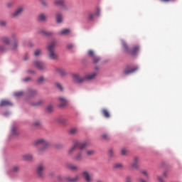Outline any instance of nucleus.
I'll use <instances>...</instances> for the list:
<instances>
[{
	"instance_id": "1",
	"label": "nucleus",
	"mask_w": 182,
	"mask_h": 182,
	"mask_svg": "<svg viewBox=\"0 0 182 182\" xmlns=\"http://www.w3.org/2000/svg\"><path fill=\"white\" fill-rule=\"evenodd\" d=\"M18 36L16 33H12L10 36H4L1 37V41L4 45H0V53H4V52H8L9 50V46L13 42V41H16V37Z\"/></svg>"
},
{
	"instance_id": "2",
	"label": "nucleus",
	"mask_w": 182,
	"mask_h": 182,
	"mask_svg": "<svg viewBox=\"0 0 182 182\" xmlns=\"http://www.w3.org/2000/svg\"><path fill=\"white\" fill-rule=\"evenodd\" d=\"M35 146H38V144H41V148H40L39 149H38L37 151V154H43V153H45L46 151V150L48 149V148L50 146V144L48 141L43 139H40L36 140L34 142Z\"/></svg>"
},
{
	"instance_id": "3",
	"label": "nucleus",
	"mask_w": 182,
	"mask_h": 182,
	"mask_svg": "<svg viewBox=\"0 0 182 182\" xmlns=\"http://www.w3.org/2000/svg\"><path fill=\"white\" fill-rule=\"evenodd\" d=\"M96 73L88 74L85 75L84 77H81L79 74H73V79L75 80V82H77V83H83L85 80H92L96 77Z\"/></svg>"
},
{
	"instance_id": "4",
	"label": "nucleus",
	"mask_w": 182,
	"mask_h": 182,
	"mask_svg": "<svg viewBox=\"0 0 182 182\" xmlns=\"http://www.w3.org/2000/svg\"><path fill=\"white\" fill-rule=\"evenodd\" d=\"M122 49L124 52H125V53H128L129 55H132L133 56H134V55H136V53L139 52V46H135L132 48V49H129L126 42L122 41Z\"/></svg>"
},
{
	"instance_id": "5",
	"label": "nucleus",
	"mask_w": 182,
	"mask_h": 182,
	"mask_svg": "<svg viewBox=\"0 0 182 182\" xmlns=\"http://www.w3.org/2000/svg\"><path fill=\"white\" fill-rule=\"evenodd\" d=\"M55 46H56V41H53L48 46L49 58L53 60H55V59H58V54L55 53Z\"/></svg>"
},
{
	"instance_id": "6",
	"label": "nucleus",
	"mask_w": 182,
	"mask_h": 182,
	"mask_svg": "<svg viewBox=\"0 0 182 182\" xmlns=\"http://www.w3.org/2000/svg\"><path fill=\"white\" fill-rule=\"evenodd\" d=\"M45 170H46V166L43 164H40L36 166V173L40 178L45 177Z\"/></svg>"
},
{
	"instance_id": "7",
	"label": "nucleus",
	"mask_w": 182,
	"mask_h": 182,
	"mask_svg": "<svg viewBox=\"0 0 182 182\" xmlns=\"http://www.w3.org/2000/svg\"><path fill=\"white\" fill-rule=\"evenodd\" d=\"M25 9V7L23 6H18L14 13L11 14V18H13L14 19L21 16L22 15V13L23 12Z\"/></svg>"
},
{
	"instance_id": "8",
	"label": "nucleus",
	"mask_w": 182,
	"mask_h": 182,
	"mask_svg": "<svg viewBox=\"0 0 182 182\" xmlns=\"http://www.w3.org/2000/svg\"><path fill=\"white\" fill-rule=\"evenodd\" d=\"M33 66L34 68H36L38 70H47L46 64L43 63V61H34L33 62Z\"/></svg>"
},
{
	"instance_id": "9",
	"label": "nucleus",
	"mask_w": 182,
	"mask_h": 182,
	"mask_svg": "<svg viewBox=\"0 0 182 182\" xmlns=\"http://www.w3.org/2000/svg\"><path fill=\"white\" fill-rule=\"evenodd\" d=\"M82 176L85 182H93V176L90 173L85 171L82 173Z\"/></svg>"
},
{
	"instance_id": "10",
	"label": "nucleus",
	"mask_w": 182,
	"mask_h": 182,
	"mask_svg": "<svg viewBox=\"0 0 182 182\" xmlns=\"http://www.w3.org/2000/svg\"><path fill=\"white\" fill-rule=\"evenodd\" d=\"M88 55L92 58L93 63H99L100 62V58L99 56L95 54V52L92 50H88Z\"/></svg>"
},
{
	"instance_id": "11",
	"label": "nucleus",
	"mask_w": 182,
	"mask_h": 182,
	"mask_svg": "<svg viewBox=\"0 0 182 182\" xmlns=\"http://www.w3.org/2000/svg\"><path fill=\"white\" fill-rule=\"evenodd\" d=\"M136 70H139V67H135L134 68H131L129 65H127L124 69V75H130L132 73H134Z\"/></svg>"
},
{
	"instance_id": "12",
	"label": "nucleus",
	"mask_w": 182,
	"mask_h": 182,
	"mask_svg": "<svg viewBox=\"0 0 182 182\" xmlns=\"http://www.w3.org/2000/svg\"><path fill=\"white\" fill-rule=\"evenodd\" d=\"M100 15V9H97L96 12L95 13H89L87 16V21H93L95 16H99Z\"/></svg>"
},
{
	"instance_id": "13",
	"label": "nucleus",
	"mask_w": 182,
	"mask_h": 182,
	"mask_svg": "<svg viewBox=\"0 0 182 182\" xmlns=\"http://www.w3.org/2000/svg\"><path fill=\"white\" fill-rule=\"evenodd\" d=\"M130 170H137L139 168V158L134 157L133 162L129 166Z\"/></svg>"
},
{
	"instance_id": "14",
	"label": "nucleus",
	"mask_w": 182,
	"mask_h": 182,
	"mask_svg": "<svg viewBox=\"0 0 182 182\" xmlns=\"http://www.w3.org/2000/svg\"><path fill=\"white\" fill-rule=\"evenodd\" d=\"M54 6H61V8L64 9L65 11L68 10V7L66 6V4H65V0H55Z\"/></svg>"
},
{
	"instance_id": "15",
	"label": "nucleus",
	"mask_w": 182,
	"mask_h": 182,
	"mask_svg": "<svg viewBox=\"0 0 182 182\" xmlns=\"http://www.w3.org/2000/svg\"><path fill=\"white\" fill-rule=\"evenodd\" d=\"M77 144V149L80 150H83L84 149H86L87 147L89 142L87 141H84V142H80V141H76L75 142Z\"/></svg>"
},
{
	"instance_id": "16",
	"label": "nucleus",
	"mask_w": 182,
	"mask_h": 182,
	"mask_svg": "<svg viewBox=\"0 0 182 182\" xmlns=\"http://www.w3.org/2000/svg\"><path fill=\"white\" fill-rule=\"evenodd\" d=\"M18 36H16V41H13V42L10 45V49L13 50V52H16L18 50Z\"/></svg>"
},
{
	"instance_id": "17",
	"label": "nucleus",
	"mask_w": 182,
	"mask_h": 182,
	"mask_svg": "<svg viewBox=\"0 0 182 182\" xmlns=\"http://www.w3.org/2000/svg\"><path fill=\"white\" fill-rule=\"evenodd\" d=\"M58 107H65V106L68 105V100L63 97H60L58 98Z\"/></svg>"
},
{
	"instance_id": "18",
	"label": "nucleus",
	"mask_w": 182,
	"mask_h": 182,
	"mask_svg": "<svg viewBox=\"0 0 182 182\" xmlns=\"http://www.w3.org/2000/svg\"><path fill=\"white\" fill-rule=\"evenodd\" d=\"M37 21L38 22H46L48 21V16L45 14H40L37 16Z\"/></svg>"
},
{
	"instance_id": "19",
	"label": "nucleus",
	"mask_w": 182,
	"mask_h": 182,
	"mask_svg": "<svg viewBox=\"0 0 182 182\" xmlns=\"http://www.w3.org/2000/svg\"><path fill=\"white\" fill-rule=\"evenodd\" d=\"M21 157L25 161H32V160H33V156L30 154L22 155Z\"/></svg>"
},
{
	"instance_id": "20",
	"label": "nucleus",
	"mask_w": 182,
	"mask_h": 182,
	"mask_svg": "<svg viewBox=\"0 0 182 182\" xmlns=\"http://www.w3.org/2000/svg\"><path fill=\"white\" fill-rule=\"evenodd\" d=\"M56 22L57 23H62V21H63V16H62V13L58 12L55 14Z\"/></svg>"
},
{
	"instance_id": "21",
	"label": "nucleus",
	"mask_w": 182,
	"mask_h": 182,
	"mask_svg": "<svg viewBox=\"0 0 182 182\" xmlns=\"http://www.w3.org/2000/svg\"><path fill=\"white\" fill-rule=\"evenodd\" d=\"M5 106H12V102L6 100H1L0 102V107H4Z\"/></svg>"
},
{
	"instance_id": "22",
	"label": "nucleus",
	"mask_w": 182,
	"mask_h": 182,
	"mask_svg": "<svg viewBox=\"0 0 182 182\" xmlns=\"http://www.w3.org/2000/svg\"><path fill=\"white\" fill-rule=\"evenodd\" d=\"M70 33V29L65 28L58 32V35L61 36H66V35H69Z\"/></svg>"
},
{
	"instance_id": "23",
	"label": "nucleus",
	"mask_w": 182,
	"mask_h": 182,
	"mask_svg": "<svg viewBox=\"0 0 182 182\" xmlns=\"http://www.w3.org/2000/svg\"><path fill=\"white\" fill-rule=\"evenodd\" d=\"M101 113L106 119H109V117H110V112L107 109H102L101 110Z\"/></svg>"
},
{
	"instance_id": "24",
	"label": "nucleus",
	"mask_w": 182,
	"mask_h": 182,
	"mask_svg": "<svg viewBox=\"0 0 182 182\" xmlns=\"http://www.w3.org/2000/svg\"><path fill=\"white\" fill-rule=\"evenodd\" d=\"M74 160H75V161H82L83 160V156H82V152H78L74 156Z\"/></svg>"
},
{
	"instance_id": "25",
	"label": "nucleus",
	"mask_w": 182,
	"mask_h": 182,
	"mask_svg": "<svg viewBox=\"0 0 182 182\" xmlns=\"http://www.w3.org/2000/svg\"><path fill=\"white\" fill-rule=\"evenodd\" d=\"M55 72L58 75H60V76H65L66 75V71L63 68H56Z\"/></svg>"
},
{
	"instance_id": "26",
	"label": "nucleus",
	"mask_w": 182,
	"mask_h": 182,
	"mask_svg": "<svg viewBox=\"0 0 182 182\" xmlns=\"http://www.w3.org/2000/svg\"><path fill=\"white\" fill-rule=\"evenodd\" d=\"M80 178V177L77 175L74 178L67 177L66 180H67V181L75 182V181H79Z\"/></svg>"
},
{
	"instance_id": "27",
	"label": "nucleus",
	"mask_w": 182,
	"mask_h": 182,
	"mask_svg": "<svg viewBox=\"0 0 182 182\" xmlns=\"http://www.w3.org/2000/svg\"><path fill=\"white\" fill-rule=\"evenodd\" d=\"M66 167L67 168H68L69 170H72L73 171H75L78 168L77 166L73 165L72 164H67Z\"/></svg>"
},
{
	"instance_id": "28",
	"label": "nucleus",
	"mask_w": 182,
	"mask_h": 182,
	"mask_svg": "<svg viewBox=\"0 0 182 182\" xmlns=\"http://www.w3.org/2000/svg\"><path fill=\"white\" fill-rule=\"evenodd\" d=\"M40 33H42L43 35H45L46 36H52L53 35V33L51 31H46L45 30H41Z\"/></svg>"
},
{
	"instance_id": "29",
	"label": "nucleus",
	"mask_w": 182,
	"mask_h": 182,
	"mask_svg": "<svg viewBox=\"0 0 182 182\" xmlns=\"http://www.w3.org/2000/svg\"><path fill=\"white\" fill-rule=\"evenodd\" d=\"M76 149H77V145L76 144V142L74 144V145L70 148V149L68 150V153L69 154H72V153L76 150Z\"/></svg>"
},
{
	"instance_id": "30",
	"label": "nucleus",
	"mask_w": 182,
	"mask_h": 182,
	"mask_svg": "<svg viewBox=\"0 0 182 182\" xmlns=\"http://www.w3.org/2000/svg\"><path fill=\"white\" fill-rule=\"evenodd\" d=\"M141 174L143 175V177L145 178V180H149V172H147V171L146 170H143L141 171Z\"/></svg>"
},
{
	"instance_id": "31",
	"label": "nucleus",
	"mask_w": 182,
	"mask_h": 182,
	"mask_svg": "<svg viewBox=\"0 0 182 182\" xmlns=\"http://www.w3.org/2000/svg\"><path fill=\"white\" fill-rule=\"evenodd\" d=\"M77 132V128H70L68 131V133L69 134H76Z\"/></svg>"
},
{
	"instance_id": "32",
	"label": "nucleus",
	"mask_w": 182,
	"mask_h": 182,
	"mask_svg": "<svg viewBox=\"0 0 182 182\" xmlns=\"http://www.w3.org/2000/svg\"><path fill=\"white\" fill-rule=\"evenodd\" d=\"M43 103V100H40L38 102H36V103H31V105L33 107H38V106H41V105H42Z\"/></svg>"
},
{
	"instance_id": "33",
	"label": "nucleus",
	"mask_w": 182,
	"mask_h": 182,
	"mask_svg": "<svg viewBox=\"0 0 182 182\" xmlns=\"http://www.w3.org/2000/svg\"><path fill=\"white\" fill-rule=\"evenodd\" d=\"M11 134H12L14 136H18V135L19 134L18 133L16 127H13L11 128Z\"/></svg>"
},
{
	"instance_id": "34",
	"label": "nucleus",
	"mask_w": 182,
	"mask_h": 182,
	"mask_svg": "<svg viewBox=\"0 0 182 182\" xmlns=\"http://www.w3.org/2000/svg\"><path fill=\"white\" fill-rule=\"evenodd\" d=\"M36 95H38V92L35 90H31L29 92V96L31 97H34V96H36Z\"/></svg>"
},
{
	"instance_id": "35",
	"label": "nucleus",
	"mask_w": 182,
	"mask_h": 182,
	"mask_svg": "<svg viewBox=\"0 0 182 182\" xmlns=\"http://www.w3.org/2000/svg\"><path fill=\"white\" fill-rule=\"evenodd\" d=\"M33 126L34 127H41V126H42V122L39 120H36L34 122Z\"/></svg>"
},
{
	"instance_id": "36",
	"label": "nucleus",
	"mask_w": 182,
	"mask_h": 182,
	"mask_svg": "<svg viewBox=\"0 0 182 182\" xmlns=\"http://www.w3.org/2000/svg\"><path fill=\"white\" fill-rule=\"evenodd\" d=\"M101 137L103 140H110V136L107 134H103Z\"/></svg>"
},
{
	"instance_id": "37",
	"label": "nucleus",
	"mask_w": 182,
	"mask_h": 182,
	"mask_svg": "<svg viewBox=\"0 0 182 182\" xmlns=\"http://www.w3.org/2000/svg\"><path fill=\"white\" fill-rule=\"evenodd\" d=\"M14 96L16 97H21V96H23V92L22 91H18L14 93Z\"/></svg>"
},
{
	"instance_id": "38",
	"label": "nucleus",
	"mask_w": 182,
	"mask_h": 182,
	"mask_svg": "<svg viewBox=\"0 0 182 182\" xmlns=\"http://www.w3.org/2000/svg\"><path fill=\"white\" fill-rule=\"evenodd\" d=\"M114 168L120 169L123 168V164H114L113 166Z\"/></svg>"
},
{
	"instance_id": "39",
	"label": "nucleus",
	"mask_w": 182,
	"mask_h": 182,
	"mask_svg": "<svg viewBox=\"0 0 182 182\" xmlns=\"http://www.w3.org/2000/svg\"><path fill=\"white\" fill-rule=\"evenodd\" d=\"M42 53V50L41 49H37L34 51V56H39Z\"/></svg>"
},
{
	"instance_id": "40",
	"label": "nucleus",
	"mask_w": 182,
	"mask_h": 182,
	"mask_svg": "<svg viewBox=\"0 0 182 182\" xmlns=\"http://www.w3.org/2000/svg\"><path fill=\"white\" fill-rule=\"evenodd\" d=\"M43 82H45V77H43V76L39 77L37 80V82L43 83Z\"/></svg>"
},
{
	"instance_id": "41",
	"label": "nucleus",
	"mask_w": 182,
	"mask_h": 182,
	"mask_svg": "<svg viewBox=\"0 0 182 182\" xmlns=\"http://www.w3.org/2000/svg\"><path fill=\"white\" fill-rule=\"evenodd\" d=\"M46 110L48 113H50L53 111V107L52 105H48L46 108Z\"/></svg>"
},
{
	"instance_id": "42",
	"label": "nucleus",
	"mask_w": 182,
	"mask_h": 182,
	"mask_svg": "<svg viewBox=\"0 0 182 182\" xmlns=\"http://www.w3.org/2000/svg\"><path fill=\"white\" fill-rule=\"evenodd\" d=\"M108 154L109 157H113V154H114V151L112 149H109L108 151Z\"/></svg>"
},
{
	"instance_id": "43",
	"label": "nucleus",
	"mask_w": 182,
	"mask_h": 182,
	"mask_svg": "<svg viewBox=\"0 0 182 182\" xmlns=\"http://www.w3.org/2000/svg\"><path fill=\"white\" fill-rule=\"evenodd\" d=\"M121 154L122 156H126L127 154V150L126 149H121Z\"/></svg>"
},
{
	"instance_id": "44",
	"label": "nucleus",
	"mask_w": 182,
	"mask_h": 182,
	"mask_svg": "<svg viewBox=\"0 0 182 182\" xmlns=\"http://www.w3.org/2000/svg\"><path fill=\"white\" fill-rule=\"evenodd\" d=\"M55 86L59 89L60 90H63V87H62V85L59 84V82L55 83Z\"/></svg>"
},
{
	"instance_id": "45",
	"label": "nucleus",
	"mask_w": 182,
	"mask_h": 182,
	"mask_svg": "<svg viewBox=\"0 0 182 182\" xmlns=\"http://www.w3.org/2000/svg\"><path fill=\"white\" fill-rule=\"evenodd\" d=\"M93 154H95V151H93V150L87 151V156H93Z\"/></svg>"
},
{
	"instance_id": "46",
	"label": "nucleus",
	"mask_w": 182,
	"mask_h": 182,
	"mask_svg": "<svg viewBox=\"0 0 182 182\" xmlns=\"http://www.w3.org/2000/svg\"><path fill=\"white\" fill-rule=\"evenodd\" d=\"M40 2L41 4V5H43V6H48V2H46L44 0H40Z\"/></svg>"
},
{
	"instance_id": "47",
	"label": "nucleus",
	"mask_w": 182,
	"mask_h": 182,
	"mask_svg": "<svg viewBox=\"0 0 182 182\" xmlns=\"http://www.w3.org/2000/svg\"><path fill=\"white\" fill-rule=\"evenodd\" d=\"M12 6H14V2L10 1V2H8V3L6 4V7H7V8H12Z\"/></svg>"
},
{
	"instance_id": "48",
	"label": "nucleus",
	"mask_w": 182,
	"mask_h": 182,
	"mask_svg": "<svg viewBox=\"0 0 182 182\" xmlns=\"http://www.w3.org/2000/svg\"><path fill=\"white\" fill-rule=\"evenodd\" d=\"M57 122H58V123H62V124H63V123H65V122H66V120H65V119H63V118H58V119H57Z\"/></svg>"
},
{
	"instance_id": "49",
	"label": "nucleus",
	"mask_w": 182,
	"mask_h": 182,
	"mask_svg": "<svg viewBox=\"0 0 182 182\" xmlns=\"http://www.w3.org/2000/svg\"><path fill=\"white\" fill-rule=\"evenodd\" d=\"M75 48V45L74 44H68V46H67V48L68 49H73Z\"/></svg>"
},
{
	"instance_id": "50",
	"label": "nucleus",
	"mask_w": 182,
	"mask_h": 182,
	"mask_svg": "<svg viewBox=\"0 0 182 182\" xmlns=\"http://www.w3.org/2000/svg\"><path fill=\"white\" fill-rule=\"evenodd\" d=\"M0 26H6V21H0Z\"/></svg>"
},
{
	"instance_id": "51",
	"label": "nucleus",
	"mask_w": 182,
	"mask_h": 182,
	"mask_svg": "<svg viewBox=\"0 0 182 182\" xmlns=\"http://www.w3.org/2000/svg\"><path fill=\"white\" fill-rule=\"evenodd\" d=\"M13 171H14L15 173H16V171H19V167L14 166L13 167Z\"/></svg>"
},
{
	"instance_id": "52",
	"label": "nucleus",
	"mask_w": 182,
	"mask_h": 182,
	"mask_svg": "<svg viewBox=\"0 0 182 182\" xmlns=\"http://www.w3.org/2000/svg\"><path fill=\"white\" fill-rule=\"evenodd\" d=\"M23 80V82H29V80H31V77H27L24 78Z\"/></svg>"
},
{
	"instance_id": "53",
	"label": "nucleus",
	"mask_w": 182,
	"mask_h": 182,
	"mask_svg": "<svg viewBox=\"0 0 182 182\" xmlns=\"http://www.w3.org/2000/svg\"><path fill=\"white\" fill-rule=\"evenodd\" d=\"M125 182H132V178L127 177Z\"/></svg>"
},
{
	"instance_id": "54",
	"label": "nucleus",
	"mask_w": 182,
	"mask_h": 182,
	"mask_svg": "<svg viewBox=\"0 0 182 182\" xmlns=\"http://www.w3.org/2000/svg\"><path fill=\"white\" fill-rule=\"evenodd\" d=\"M171 0H161V2H170Z\"/></svg>"
},
{
	"instance_id": "55",
	"label": "nucleus",
	"mask_w": 182,
	"mask_h": 182,
	"mask_svg": "<svg viewBox=\"0 0 182 182\" xmlns=\"http://www.w3.org/2000/svg\"><path fill=\"white\" fill-rule=\"evenodd\" d=\"M163 177H167V173L166 172H164L163 173Z\"/></svg>"
},
{
	"instance_id": "56",
	"label": "nucleus",
	"mask_w": 182,
	"mask_h": 182,
	"mask_svg": "<svg viewBox=\"0 0 182 182\" xmlns=\"http://www.w3.org/2000/svg\"><path fill=\"white\" fill-rule=\"evenodd\" d=\"M28 73H35V71L29 70Z\"/></svg>"
},
{
	"instance_id": "57",
	"label": "nucleus",
	"mask_w": 182,
	"mask_h": 182,
	"mask_svg": "<svg viewBox=\"0 0 182 182\" xmlns=\"http://www.w3.org/2000/svg\"><path fill=\"white\" fill-rule=\"evenodd\" d=\"M97 182H102V181H97Z\"/></svg>"
},
{
	"instance_id": "58",
	"label": "nucleus",
	"mask_w": 182,
	"mask_h": 182,
	"mask_svg": "<svg viewBox=\"0 0 182 182\" xmlns=\"http://www.w3.org/2000/svg\"><path fill=\"white\" fill-rule=\"evenodd\" d=\"M25 59V60H28V58H24Z\"/></svg>"
},
{
	"instance_id": "59",
	"label": "nucleus",
	"mask_w": 182,
	"mask_h": 182,
	"mask_svg": "<svg viewBox=\"0 0 182 182\" xmlns=\"http://www.w3.org/2000/svg\"><path fill=\"white\" fill-rule=\"evenodd\" d=\"M95 69H96V70H97L98 68H95Z\"/></svg>"
}]
</instances>
